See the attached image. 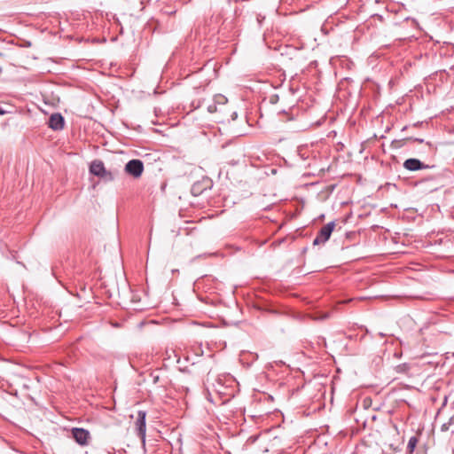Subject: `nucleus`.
<instances>
[{"instance_id": "4468645a", "label": "nucleus", "mask_w": 454, "mask_h": 454, "mask_svg": "<svg viewBox=\"0 0 454 454\" xmlns=\"http://www.w3.org/2000/svg\"><path fill=\"white\" fill-rule=\"evenodd\" d=\"M278 100V95H273V96H271L270 98V101L272 104H275Z\"/></svg>"}, {"instance_id": "ddd939ff", "label": "nucleus", "mask_w": 454, "mask_h": 454, "mask_svg": "<svg viewBox=\"0 0 454 454\" xmlns=\"http://www.w3.org/2000/svg\"><path fill=\"white\" fill-rule=\"evenodd\" d=\"M406 140H412V138L410 137V138H406L404 140H395L393 142V144L395 145V147H401L404 145V141H406Z\"/></svg>"}, {"instance_id": "f3484780", "label": "nucleus", "mask_w": 454, "mask_h": 454, "mask_svg": "<svg viewBox=\"0 0 454 454\" xmlns=\"http://www.w3.org/2000/svg\"><path fill=\"white\" fill-rule=\"evenodd\" d=\"M414 140H415V141H418V142H419V143H422V142H423V139H419V138H416V139H414Z\"/></svg>"}, {"instance_id": "f03ea898", "label": "nucleus", "mask_w": 454, "mask_h": 454, "mask_svg": "<svg viewBox=\"0 0 454 454\" xmlns=\"http://www.w3.org/2000/svg\"><path fill=\"white\" fill-rule=\"evenodd\" d=\"M125 171L129 175L134 176L135 178H137L141 176L144 171V164L140 160H130L125 165Z\"/></svg>"}, {"instance_id": "dca6fc26", "label": "nucleus", "mask_w": 454, "mask_h": 454, "mask_svg": "<svg viewBox=\"0 0 454 454\" xmlns=\"http://www.w3.org/2000/svg\"><path fill=\"white\" fill-rule=\"evenodd\" d=\"M5 114V111L0 108V114L3 115Z\"/></svg>"}, {"instance_id": "9d476101", "label": "nucleus", "mask_w": 454, "mask_h": 454, "mask_svg": "<svg viewBox=\"0 0 454 454\" xmlns=\"http://www.w3.org/2000/svg\"><path fill=\"white\" fill-rule=\"evenodd\" d=\"M450 430L452 433L454 432V415L451 416L448 422L443 423L441 427V431L446 432Z\"/></svg>"}, {"instance_id": "0eeeda50", "label": "nucleus", "mask_w": 454, "mask_h": 454, "mask_svg": "<svg viewBox=\"0 0 454 454\" xmlns=\"http://www.w3.org/2000/svg\"><path fill=\"white\" fill-rule=\"evenodd\" d=\"M65 120L60 114H52L49 118V127L53 130H61L64 128Z\"/></svg>"}, {"instance_id": "9b49d317", "label": "nucleus", "mask_w": 454, "mask_h": 454, "mask_svg": "<svg viewBox=\"0 0 454 454\" xmlns=\"http://www.w3.org/2000/svg\"><path fill=\"white\" fill-rule=\"evenodd\" d=\"M99 177L105 182H111L114 179L115 174L106 168L105 173H103Z\"/></svg>"}, {"instance_id": "f257e3e1", "label": "nucleus", "mask_w": 454, "mask_h": 454, "mask_svg": "<svg viewBox=\"0 0 454 454\" xmlns=\"http://www.w3.org/2000/svg\"><path fill=\"white\" fill-rule=\"evenodd\" d=\"M335 227V222L332 221L325 225H324L320 231H318L317 237L313 241V245H319L325 243L331 237L332 232L333 231Z\"/></svg>"}, {"instance_id": "1a4fd4ad", "label": "nucleus", "mask_w": 454, "mask_h": 454, "mask_svg": "<svg viewBox=\"0 0 454 454\" xmlns=\"http://www.w3.org/2000/svg\"><path fill=\"white\" fill-rule=\"evenodd\" d=\"M418 442H419V438L415 435L411 436L408 442L406 454H413Z\"/></svg>"}, {"instance_id": "20e7f679", "label": "nucleus", "mask_w": 454, "mask_h": 454, "mask_svg": "<svg viewBox=\"0 0 454 454\" xmlns=\"http://www.w3.org/2000/svg\"><path fill=\"white\" fill-rule=\"evenodd\" d=\"M71 433L72 436L78 444L82 446L88 445L89 440L90 438V434L88 430L81 427H74Z\"/></svg>"}, {"instance_id": "423d86ee", "label": "nucleus", "mask_w": 454, "mask_h": 454, "mask_svg": "<svg viewBox=\"0 0 454 454\" xmlns=\"http://www.w3.org/2000/svg\"><path fill=\"white\" fill-rule=\"evenodd\" d=\"M403 168L409 171H417L420 169L428 168L429 166L424 164L421 160L416 158H410L404 160Z\"/></svg>"}, {"instance_id": "2eb2a0df", "label": "nucleus", "mask_w": 454, "mask_h": 454, "mask_svg": "<svg viewBox=\"0 0 454 454\" xmlns=\"http://www.w3.org/2000/svg\"><path fill=\"white\" fill-rule=\"evenodd\" d=\"M22 45L25 46V47H30L31 46V43L29 41H25Z\"/></svg>"}, {"instance_id": "f8f14e48", "label": "nucleus", "mask_w": 454, "mask_h": 454, "mask_svg": "<svg viewBox=\"0 0 454 454\" xmlns=\"http://www.w3.org/2000/svg\"><path fill=\"white\" fill-rule=\"evenodd\" d=\"M409 369V365L406 364H399L396 366V371L398 372H404Z\"/></svg>"}, {"instance_id": "6e6552de", "label": "nucleus", "mask_w": 454, "mask_h": 454, "mask_svg": "<svg viewBox=\"0 0 454 454\" xmlns=\"http://www.w3.org/2000/svg\"><path fill=\"white\" fill-rule=\"evenodd\" d=\"M105 165L102 160H95L90 163V172L97 176H102L103 173H105Z\"/></svg>"}, {"instance_id": "39448f33", "label": "nucleus", "mask_w": 454, "mask_h": 454, "mask_svg": "<svg viewBox=\"0 0 454 454\" xmlns=\"http://www.w3.org/2000/svg\"><path fill=\"white\" fill-rule=\"evenodd\" d=\"M145 419H146V411H138L135 425H136L137 436L140 437L143 441H145V431H146Z\"/></svg>"}, {"instance_id": "a211bd4d", "label": "nucleus", "mask_w": 454, "mask_h": 454, "mask_svg": "<svg viewBox=\"0 0 454 454\" xmlns=\"http://www.w3.org/2000/svg\"><path fill=\"white\" fill-rule=\"evenodd\" d=\"M2 56H3V53L0 52V57H2Z\"/></svg>"}, {"instance_id": "7ed1b4c3", "label": "nucleus", "mask_w": 454, "mask_h": 454, "mask_svg": "<svg viewBox=\"0 0 454 454\" xmlns=\"http://www.w3.org/2000/svg\"><path fill=\"white\" fill-rule=\"evenodd\" d=\"M228 102L227 98L222 94H216L214 97L213 103L207 106V111L210 114L222 112Z\"/></svg>"}]
</instances>
